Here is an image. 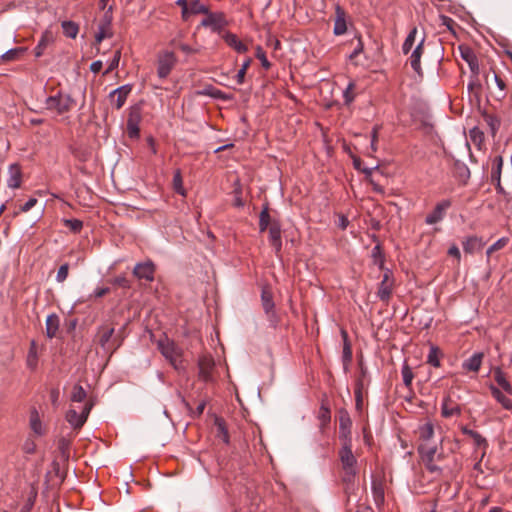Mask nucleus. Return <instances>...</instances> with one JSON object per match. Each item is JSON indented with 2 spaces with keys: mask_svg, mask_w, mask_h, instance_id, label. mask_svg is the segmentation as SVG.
<instances>
[{
  "mask_svg": "<svg viewBox=\"0 0 512 512\" xmlns=\"http://www.w3.org/2000/svg\"><path fill=\"white\" fill-rule=\"evenodd\" d=\"M338 456L343 470L342 480L345 483L353 482L358 473V467L357 458L352 452V440L342 443Z\"/></svg>",
  "mask_w": 512,
  "mask_h": 512,
  "instance_id": "obj_1",
  "label": "nucleus"
},
{
  "mask_svg": "<svg viewBox=\"0 0 512 512\" xmlns=\"http://www.w3.org/2000/svg\"><path fill=\"white\" fill-rule=\"evenodd\" d=\"M157 347L163 357L176 369H183L182 349L178 347L174 341L166 336L157 341Z\"/></svg>",
  "mask_w": 512,
  "mask_h": 512,
  "instance_id": "obj_2",
  "label": "nucleus"
},
{
  "mask_svg": "<svg viewBox=\"0 0 512 512\" xmlns=\"http://www.w3.org/2000/svg\"><path fill=\"white\" fill-rule=\"evenodd\" d=\"M46 109L63 115L69 112L75 105V100L69 94L58 93L49 96L45 101Z\"/></svg>",
  "mask_w": 512,
  "mask_h": 512,
  "instance_id": "obj_3",
  "label": "nucleus"
},
{
  "mask_svg": "<svg viewBox=\"0 0 512 512\" xmlns=\"http://www.w3.org/2000/svg\"><path fill=\"white\" fill-rule=\"evenodd\" d=\"M418 451L427 470L431 473L440 474L442 470L436 465V462L442 460L443 455L441 453H437L436 446L421 444Z\"/></svg>",
  "mask_w": 512,
  "mask_h": 512,
  "instance_id": "obj_4",
  "label": "nucleus"
},
{
  "mask_svg": "<svg viewBox=\"0 0 512 512\" xmlns=\"http://www.w3.org/2000/svg\"><path fill=\"white\" fill-rule=\"evenodd\" d=\"M215 361L212 356L204 354L198 359V378L205 383L215 382L213 375Z\"/></svg>",
  "mask_w": 512,
  "mask_h": 512,
  "instance_id": "obj_5",
  "label": "nucleus"
},
{
  "mask_svg": "<svg viewBox=\"0 0 512 512\" xmlns=\"http://www.w3.org/2000/svg\"><path fill=\"white\" fill-rule=\"evenodd\" d=\"M93 407L92 402H86L81 410L80 413H78L75 409L70 408L66 413V420L67 422L75 429L81 428L85 422L87 421V418L90 414V411Z\"/></svg>",
  "mask_w": 512,
  "mask_h": 512,
  "instance_id": "obj_6",
  "label": "nucleus"
},
{
  "mask_svg": "<svg viewBox=\"0 0 512 512\" xmlns=\"http://www.w3.org/2000/svg\"><path fill=\"white\" fill-rule=\"evenodd\" d=\"M176 56L171 51H165L158 57L157 74L160 78H166L176 64Z\"/></svg>",
  "mask_w": 512,
  "mask_h": 512,
  "instance_id": "obj_7",
  "label": "nucleus"
},
{
  "mask_svg": "<svg viewBox=\"0 0 512 512\" xmlns=\"http://www.w3.org/2000/svg\"><path fill=\"white\" fill-rule=\"evenodd\" d=\"M131 91L132 86L130 84H126L114 89L109 94V101L111 106L117 110L121 109L124 106Z\"/></svg>",
  "mask_w": 512,
  "mask_h": 512,
  "instance_id": "obj_8",
  "label": "nucleus"
},
{
  "mask_svg": "<svg viewBox=\"0 0 512 512\" xmlns=\"http://www.w3.org/2000/svg\"><path fill=\"white\" fill-rule=\"evenodd\" d=\"M133 274L139 280L152 282L155 274V264L151 260L137 263L133 269Z\"/></svg>",
  "mask_w": 512,
  "mask_h": 512,
  "instance_id": "obj_9",
  "label": "nucleus"
},
{
  "mask_svg": "<svg viewBox=\"0 0 512 512\" xmlns=\"http://www.w3.org/2000/svg\"><path fill=\"white\" fill-rule=\"evenodd\" d=\"M503 167V158L500 155L491 159V181L495 183L497 193L505 194V190L501 184V171Z\"/></svg>",
  "mask_w": 512,
  "mask_h": 512,
  "instance_id": "obj_10",
  "label": "nucleus"
},
{
  "mask_svg": "<svg viewBox=\"0 0 512 512\" xmlns=\"http://www.w3.org/2000/svg\"><path fill=\"white\" fill-rule=\"evenodd\" d=\"M451 204V201L448 199L438 202L433 211L426 216L425 223L433 225L440 222L444 218L445 212L450 208Z\"/></svg>",
  "mask_w": 512,
  "mask_h": 512,
  "instance_id": "obj_11",
  "label": "nucleus"
},
{
  "mask_svg": "<svg viewBox=\"0 0 512 512\" xmlns=\"http://www.w3.org/2000/svg\"><path fill=\"white\" fill-rule=\"evenodd\" d=\"M352 421L346 410H341L339 415V438L342 443H346L351 438Z\"/></svg>",
  "mask_w": 512,
  "mask_h": 512,
  "instance_id": "obj_12",
  "label": "nucleus"
},
{
  "mask_svg": "<svg viewBox=\"0 0 512 512\" xmlns=\"http://www.w3.org/2000/svg\"><path fill=\"white\" fill-rule=\"evenodd\" d=\"M269 242L274 248L276 254L282 249L281 224L278 220H273L269 227Z\"/></svg>",
  "mask_w": 512,
  "mask_h": 512,
  "instance_id": "obj_13",
  "label": "nucleus"
},
{
  "mask_svg": "<svg viewBox=\"0 0 512 512\" xmlns=\"http://www.w3.org/2000/svg\"><path fill=\"white\" fill-rule=\"evenodd\" d=\"M425 42V36L423 35L417 42L416 47L410 55V65L414 72L418 75H422L421 57L423 54V45Z\"/></svg>",
  "mask_w": 512,
  "mask_h": 512,
  "instance_id": "obj_14",
  "label": "nucleus"
},
{
  "mask_svg": "<svg viewBox=\"0 0 512 512\" xmlns=\"http://www.w3.org/2000/svg\"><path fill=\"white\" fill-rule=\"evenodd\" d=\"M392 287H393V279L391 276V272L389 270H387L384 273L383 279L379 285V289L377 292L378 297L383 301H387L391 296Z\"/></svg>",
  "mask_w": 512,
  "mask_h": 512,
  "instance_id": "obj_15",
  "label": "nucleus"
},
{
  "mask_svg": "<svg viewBox=\"0 0 512 512\" xmlns=\"http://www.w3.org/2000/svg\"><path fill=\"white\" fill-rule=\"evenodd\" d=\"M441 414L445 418L459 416L461 414V407L450 396H446L441 404Z\"/></svg>",
  "mask_w": 512,
  "mask_h": 512,
  "instance_id": "obj_16",
  "label": "nucleus"
},
{
  "mask_svg": "<svg viewBox=\"0 0 512 512\" xmlns=\"http://www.w3.org/2000/svg\"><path fill=\"white\" fill-rule=\"evenodd\" d=\"M484 354L482 352H475L469 358L463 361L462 368L467 372L478 373L482 362H483Z\"/></svg>",
  "mask_w": 512,
  "mask_h": 512,
  "instance_id": "obj_17",
  "label": "nucleus"
},
{
  "mask_svg": "<svg viewBox=\"0 0 512 512\" xmlns=\"http://www.w3.org/2000/svg\"><path fill=\"white\" fill-rule=\"evenodd\" d=\"M22 171L18 164H11L8 168L7 186L11 189H17L21 186Z\"/></svg>",
  "mask_w": 512,
  "mask_h": 512,
  "instance_id": "obj_18",
  "label": "nucleus"
},
{
  "mask_svg": "<svg viewBox=\"0 0 512 512\" xmlns=\"http://www.w3.org/2000/svg\"><path fill=\"white\" fill-rule=\"evenodd\" d=\"M461 57L467 62L471 72L474 76H477L479 73V64L476 55L474 52L468 47H459Z\"/></svg>",
  "mask_w": 512,
  "mask_h": 512,
  "instance_id": "obj_19",
  "label": "nucleus"
},
{
  "mask_svg": "<svg viewBox=\"0 0 512 512\" xmlns=\"http://www.w3.org/2000/svg\"><path fill=\"white\" fill-rule=\"evenodd\" d=\"M335 14L333 33L337 36L343 35L347 31L346 13L340 6H336Z\"/></svg>",
  "mask_w": 512,
  "mask_h": 512,
  "instance_id": "obj_20",
  "label": "nucleus"
},
{
  "mask_svg": "<svg viewBox=\"0 0 512 512\" xmlns=\"http://www.w3.org/2000/svg\"><path fill=\"white\" fill-rule=\"evenodd\" d=\"M224 24V17L222 14L218 13H209L206 14V17L201 21V25L204 27H210L214 31L219 30Z\"/></svg>",
  "mask_w": 512,
  "mask_h": 512,
  "instance_id": "obj_21",
  "label": "nucleus"
},
{
  "mask_svg": "<svg viewBox=\"0 0 512 512\" xmlns=\"http://www.w3.org/2000/svg\"><path fill=\"white\" fill-rule=\"evenodd\" d=\"M462 245L465 253L473 254L476 251L481 250L484 247L485 242L477 236H470L463 241Z\"/></svg>",
  "mask_w": 512,
  "mask_h": 512,
  "instance_id": "obj_22",
  "label": "nucleus"
},
{
  "mask_svg": "<svg viewBox=\"0 0 512 512\" xmlns=\"http://www.w3.org/2000/svg\"><path fill=\"white\" fill-rule=\"evenodd\" d=\"M493 376L496 383L509 395H512V385L506 378V374L500 367L493 369Z\"/></svg>",
  "mask_w": 512,
  "mask_h": 512,
  "instance_id": "obj_23",
  "label": "nucleus"
},
{
  "mask_svg": "<svg viewBox=\"0 0 512 512\" xmlns=\"http://www.w3.org/2000/svg\"><path fill=\"white\" fill-rule=\"evenodd\" d=\"M223 38L226 44L238 53H244L248 50L247 46L233 33L228 32Z\"/></svg>",
  "mask_w": 512,
  "mask_h": 512,
  "instance_id": "obj_24",
  "label": "nucleus"
},
{
  "mask_svg": "<svg viewBox=\"0 0 512 512\" xmlns=\"http://www.w3.org/2000/svg\"><path fill=\"white\" fill-rule=\"evenodd\" d=\"M262 306L267 316L272 320L275 317L274 301L272 294L268 290H263L261 294Z\"/></svg>",
  "mask_w": 512,
  "mask_h": 512,
  "instance_id": "obj_25",
  "label": "nucleus"
},
{
  "mask_svg": "<svg viewBox=\"0 0 512 512\" xmlns=\"http://www.w3.org/2000/svg\"><path fill=\"white\" fill-rule=\"evenodd\" d=\"M140 116L137 113H131L127 120V133L130 138H138L140 133L139 128Z\"/></svg>",
  "mask_w": 512,
  "mask_h": 512,
  "instance_id": "obj_26",
  "label": "nucleus"
},
{
  "mask_svg": "<svg viewBox=\"0 0 512 512\" xmlns=\"http://www.w3.org/2000/svg\"><path fill=\"white\" fill-rule=\"evenodd\" d=\"M46 336L48 338H53L56 336L57 331L59 329V317L57 314L52 313L46 318Z\"/></svg>",
  "mask_w": 512,
  "mask_h": 512,
  "instance_id": "obj_27",
  "label": "nucleus"
},
{
  "mask_svg": "<svg viewBox=\"0 0 512 512\" xmlns=\"http://www.w3.org/2000/svg\"><path fill=\"white\" fill-rule=\"evenodd\" d=\"M490 391L492 396L497 400L498 403L506 410L512 409V400L506 397L503 392L494 385H490Z\"/></svg>",
  "mask_w": 512,
  "mask_h": 512,
  "instance_id": "obj_28",
  "label": "nucleus"
},
{
  "mask_svg": "<svg viewBox=\"0 0 512 512\" xmlns=\"http://www.w3.org/2000/svg\"><path fill=\"white\" fill-rule=\"evenodd\" d=\"M30 427L35 434L40 436L44 434V428L36 409H32L30 412Z\"/></svg>",
  "mask_w": 512,
  "mask_h": 512,
  "instance_id": "obj_29",
  "label": "nucleus"
},
{
  "mask_svg": "<svg viewBox=\"0 0 512 512\" xmlns=\"http://www.w3.org/2000/svg\"><path fill=\"white\" fill-rule=\"evenodd\" d=\"M442 356V353L440 349L434 345H430L429 353L427 355V363L430 364L433 367H440V357Z\"/></svg>",
  "mask_w": 512,
  "mask_h": 512,
  "instance_id": "obj_30",
  "label": "nucleus"
},
{
  "mask_svg": "<svg viewBox=\"0 0 512 512\" xmlns=\"http://www.w3.org/2000/svg\"><path fill=\"white\" fill-rule=\"evenodd\" d=\"M273 220L274 219H271L270 217L268 205H264L259 215L260 232H264L266 229H268L271 226V222Z\"/></svg>",
  "mask_w": 512,
  "mask_h": 512,
  "instance_id": "obj_31",
  "label": "nucleus"
},
{
  "mask_svg": "<svg viewBox=\"0 0 512 512\" xmlns=\"http://www.w3.org/2000/svg\"><path fill=\"white\" fill-rule=\"evenodd\" d=\"M38 363L37 343L35 340L30 342V348L27 355V366L35 369Z\"/></svg>",
  "mask_w": 512,
  "mask_h": 512,
  "instance_id": "obj_32",
  "label": "nucleus"
},
{
  "mask_svg": "<svg viewBox=\"0 0 512 512\" xmlns=\"http://www.w3.org/2000/svg\"><path fill=\"white\" fill-rule=\"evenodd\" d=\"M194 14H208V7L199 0H191L188 5V17Z\"/></svg>",
  "mask_w": 512,
  "mask_h": 512,
  "instance_id": "obj_33",
  "label": "nucleus"
},
{
  "mask_svg": "<svg viewBox=\"0 0 512 512\" xmlns=\"http://www.w3.org/2000/svg\"><path fill=\"white\" fill-rule=\"evenodd\" d=\"M62 30L65 36L74 39L76 38L79 27L78 25L73 21H63L62 24Z\"/></svg>",
  "mask_w": 512,
  "mask_h": 512,
  "instance_id": "obj_34",
  "label": "nucleus"
},
{
  "mask_svg": "<svg viewBox=\"0 0 512 512\" xmlns=\"http://www.w3.org/2000/svg\"><path fill=\"white\" fill-rule=\"evenodd\" d=\"M418 34L417 27H414L410 30L409 34L407 35L406 39L404 40V43L402 45V51L404 54H408L416 42V37Z\"/></svg>",
  "mask_w": 512,
  "mask_h": 512,
  "instance_id": "obj_35",
  "label": "nucleus"
},
{
  "mask_svg": "<svg viewBox=\"0 0 512 512\" xmlns=\"http://www.w3.org/2000/svg\"><path fill=\"white\" fill-rule=\"evenodd\" d=\"M25 52V49L22 47L12 48L4 52L0 59L4 62L14 61L19 58Z\"/></svg>",
  "mask_w": 512,
  "mask_h": 512,
  "instance_id": "obj_36",
  "label": "nucleus"
},
{
  "mask_svg": "<svg viewBox=\"0 0 512 512\" xmlns=\"http://www.w3.org/2000/svg\"><path fill=\"white\" fill-rule=\"evenodd\" d=\"M87 397L85 389L80 384H75L72 388L70 400L72 402H83Z\"/></svg>",
  "mask_w": 512,
  "mask_h": 512,
  "instance_id": "obj_37",
  "label": "nucleus"
},
{
  "mask_svg": "<svg viewBox=\"0 0 512 512\" xmlns=\"http://www.w3.org/2000/svg\"><path fill=\"white\" fill-rule=\"evenodd\" d=\"M484 120L490 129L492 136H495L500 128V120L497 116L492 114H485Z\"/></svg>",
  "mask_w": 512,
  "mask_h": 512,
  "instance_id": "obj_38",
  "label": "nucleus"
},
{
  "mask_svg": "<svg viewBox=\"0 0 512 512\" xmlns=\"http://www.w3.org/2000/svg\"><path fill=\"white\" fill-rule=\"evenodd\" d=\"M215 425L217 426V437L220 438L224 443H229V433L222 419L216 418Z\"/></svg>",
  "mask_w": 512,
  "mask_h": 512,
  "instance_id": "obj_39",
  "label": "nucleus"
},
{
  "mask_svg": "<svg viewBox=\"0 0 512 512\" xmlns=\"http://www.w3.org/2000/svg\"><path fill=\"white\" fill-rule=\"evenodd\" d=\"M434 435V428L431 423H425L419 427V436L423 441H429Z\"/></svg>",
  "mask_w": 512,
  "mask_h": 512,
  "instance_id": "obj_40",
  "label": "nucleus"
},
{
  "mask_svg": "<svg viewBox=\"0 0 512 512\" xmlns=\"http://www.w3.org/2000/svg\"><path fill=\"white\" fill-rule=\"evenodd\" d=\"M51 38L48 35V33H45L42 35L41 39L39 40L37 46L35 47V56L40 57L43 55L45 48L50 43Z\"/></svg>",
  "mask_w": 512,
  "mask_h": 512,
  "instance_id": "obj_41",
  "label": "nucleus"
},
{
  "mask_svg": "<svg viewBox=\"0 0 512 512\" xmlns=\"http://www.w3.org/2000/svg\"><path fill=\"white\" fill-rule=\"evenodd\" d=\"M462 432L463 434L470 436L476 445L481 446L482 444H486L485 438H483L477 431L469 429L468 427H462Z\"/></svg>",
  "mask_w": 512,
  "mask_h": 512,
  "instance_id": "obj_42",
  "label": "nucleus"
},
{
  "mask_svg": "<svg viewBox=\"0 0 512 512\" xmlns=\"http://www.w3.org/2000/svg\"><path fill=\"white\" fill-rule=\"evenodd\" d=\"M36 498H37V491L34 488H32L29 492L28 498H27L24 506L20 509L19 512H31V510L35 504Z\"/></svg>",
  "mask_w": 512,
  "mask_h": 512,
  "instance_id": "obj_43",
  "label": "nucleus"
},
{
  "mask_svg": "<svg viewBox=\"0 0 512 512\" xmlns=\"http://www.w3.org/2000/svg\"><path fill=\"white\" fill-rule=\"evenodd\" d=\"M113 20L112 7L110 6L103 14V17L98 25L100 28L111 30Z\"/></svg>",
  "mask_w": 512,
  "mask_h": 512,
  "instance_id": "obj_44",
  "label": "nucleus"
},
{
  "mask_svg": "<svg viewBox=\"0 0 512 512\" xmlns=\"http://www.w3.org/2000/svg\"><path fill=\"white\" fill-rule=\"evenodd\" d=\"M508 241H509V239L507 237H502V238L498 239L494 244H492L486 250L487 258H489L493 252L498 251V250L504 248L507 245Z\"/></svg>",
  "mask_w": 512,
  "mask_h": 512,
  "instance_id": "obj_45",
  "label": "nucleus"
},
{
  "mask_svg": "<svg viewBox=\"0 0 512 512\" xmlns=\"http://www.w3.org/2000/svg\"><path fill=\"white\" fill-rule=\"evenodd\" d=\"M251 62H252V59L247 58L242 63L241 68L238 70V72L236 74L237 84L241 85L244 83L245 74H246V71H247L248 67L250 66Z\"/></svg>",
  "mask_w": 512,
  "mask_h": 512,
  "instance_id": "obj_46",
  "label": "nucleus"
},
{
  "mask_svg": "<svg viewBox=\"0 0 512 512\" xmlns=\"http://www.w3.org/2000/svg\"><path fill=\"white\" fill-rule=\"evenodd\" d=\"M63 223L74 233L80 232L83 228V222L78 219H64Z\"/></svg>",
  "mask_w": 512,
  "mask_h": 512,
  "instance_id": "obj_47",
  "label": "nucleus"
},
{
  "mask_svg": "<svg viewBox=\"0 0 512 512\" xmlns=\"http://www.w3.org/2000/svg\"><path fill=\"white\" fill-rule=\"evenodd\" d=\"M401 374H402V379H403V383L405 384V386L410 387L412 384V380L414 378L412 369L407 364H405L402 367Z\"/></svg>",
  "mask_w": 512,
  "mask_h": 512,
  "instance_id": "obj_48",
  "label": "nucleus"
},
{
  "mask_svg": "<svg viewBox=\"0 0 512 512\" xmlns=\"http://www.w3.org/2000/svg\"><path fill=\"white\" fill-rule=\"evenodd\" d=\"M120 59H121V50L120 49H117L115 52H114V55H113V58L111 59V61L109 62L108 64V67L107 69L104 71V75H107L109 73H111L114 69H116L118 66H119V62H120Z\"/></svg>",
  "mask_w": 512,
  "mask_h": 512,
  "instance_id": "obj_49",
  "label": "nucleus"
},
{
  "mask_svg": "<svg viewBox=\"0 0 512 512\" xmlns=\"http://www.w3.org/2000/svg\"><path fill=\"white\" fill-rule=\"evenodd\" d=\"M255 56L261 62L264 69L268 70L271 67V63L267 59L266 53L261 46H257Z\"/></svg>",
  "mask_w": 512,
  "mask_h": 512,
  "instance_id": "obj_50",
  "label": "nucleus"
},
{
  "mask_svg": "<svg viewBox=\"0 0 512 512\" xmlns=\"http://www.w3.org/2000/svg\"><path fill=\"white\" fill-rule=\"evenodd\" d=\"M113 333H114V328H106L103 330V332L99 338V344L101 345L102 348H104V349L107 348V344L109 343Z\"/></svg>",
  "mask_w": 512,
  "mask_h": 512,
  "instance_id": "obj_51",
  "label": "nucleus"
},
{
  "mask_svg": "<svg viewBox=\"0 0 512 512\" xmlns=\"http://www.w3.org/2000/svg\"><path fill=\"white\" fill-rule=\"evenodd\" d=\"M372 258L374 259V263L378 264L380 268L383 267L384 264V256L381 250L380 245H376L372 249Z\"/></svg>",
  "mask_w": 512,
  "mask_h": 512,
  "instance_id": "obj_52",
  "label": "nucleus"
},
{
  "mask_svg": "<svg viewBox=\"0 0 512 512\" xmlns=\"http://www.w3.org/2000/svg\"><path fill=\"white\" fill-rule=\"evenodd\" d=\"M341 334H342V337H343V340H344L343 356H344L345 359L350 360L351 357H352V351H351L350 343L348 341L347 332L345 330H342Z\"/></svg>",
  "mask_w": 512,
  "mask_h": 512,
  "instance_id": "obj_53",
  "label": "nucleus"
},
{
  "mask_svg": "<svg viewBox=\"0 0 512 512\" xmlns=\"http://www.w3.org/2000/svg\"><path fill=\"white\" fill-rule=\"evenodd\" d=\"M354 87H355L354 82H349L346 89L344 90L343 98H344L345 104H350L354 100V97H355L353 94Z\"/></svg>",
  "mask_w": 512,
  "mask_h": 512,
  "instance_id": "obj_54",
  "label": "nucleus"
},
{
  "mask_svg": "<svg viewBox=\"0 0 512 512\" xmlns=\"http://www.w3.org/2000/svg\"><path fill=\"white\" fill-rule=\"evenodd\" d=\"M69 265L67 263L61 265L57 271L56 280L57 282H64L68 277Z\"/></svg>",
  "mask_w": 512,
  "mask_h": 512,
  "instance_id": "obj_55",
  "label": "nucleus"
},
{
  "mask_svg": "<svg viewBox=\"0 0 512 512\" xmlns=\"http://www.w3.org/2000/svg\"><path fill=\"white\" fill-rule=\"evenodd\" d=\"M173 183H174L175 191L181 195H185V190L182 185V178H181V174L179 171H177L174 174Z\"/></svg>",
  "mask_w": 512,
  "mask_h": 512,
  "instance_id": "obj_56",
  "label": "nucleus"
},
{
  "mask_svg": "<svg viewBox=\"0 0 512 512\" xmlns=\"http://www.w3.org/2000/svg\"><path fill=\"white\" fill-rule=\"evenodd\" d=\"M356 40H357V43H356L352 53L349 55V59L356 58L364 50V44H363L361 36H356Z\"/></svg>",
  "mask_w": 512,
  "mask_h": 512,
  "instance_id": "obj_57",
  "label": "nucleus"
},
{
  "mask_svg": "<svg viewBox=\"0 0 512 512\" xmlns=\"http://www.w3.org/2000/svg\"><path fill=\"white\" fill-rule=\"evenodd\" d=\"M112 33L111 30L108 29H102L98 27V31L95 35V41L97 44L101 43L105 38L111 37Z\"/></svg>",
  "mask_w": 512,
  "mask_h": 512,
  "instance_id": "obj_58",
  "label": "nucleus"
},
{
  "mask_svg": "<svg viewBox=\"0 0 512 512\" xmlns=\"http://www.w3.org/2000/svg\"><path fill=\"white\" fill-rule=\"evenodd\" d=\"M113 283L124 289H128L131 286L130 281L124 275L117 276Z\"/></svg>",
  "mask_w": 512,
  "mask_h": 512,
  "instance_id": "obj_59",
  "label": "nucleus"
},
{
  "mask_svg": "<svg viewBox=\"0 0 512 512\" xmlns=\"http://www.w3.org/2000/svg\"><path fill=\"white\" fill-rule=\"evenodd\" d=\"M176 4L181 7V16L183 20L188 19V5L187 0H177Z\"/></svg>",
  "mask_w": 512,
  "mask_h": 512,
  "instance_id": "obj_60",
  "label": "nucleus"
},
{
  "mask_svg": "<svg viewBox=\"0 0 512 512\" xmlns=\"http://www.w3.org/2000/svg\"><path fill=\"white\" fill-rule=\"evenodd\" d=\"M60 390L59 388H53L50 391L51 403L54 407L59 406Z\"/></svg>",
  "mask_w": 512,
  "mask_h": 512,
  "instance_id": "obj_61",
  "label": "nucleus"
},
{
  "mask_svg": "<svg viewBox=\"0 0 512 512\" xmlns=\"http://www.w3.org/2000/svg\"><path fill=\"white\" fill-rule=\"evenodd\" d=\"M109 292H110V289L108 287H98L94 290L93 294H91L89 296V298H92V297L101 298Z\"/></svg>",
  "mask_w": 512,
  "mask_h": 512,
  "instance_id": "obj_62",
  "label": "nucleus"
},
{
  "mask_svg": "<svg viewBox=\"0 0 512 512\" xmlns=\"http://www.w3.org/2000/svg\"><path fill=\"white\" fill-rule=\"evenodd\" d=\"M448 254L454 258H456L457 262L459 263L461 260V253L457 245L453 244L448 249Z\"/></svg>",
  "mask_w": 512,
  "mask_h": 512,
  "instance_id": "obj_63",
  "label": "nucleus"
},
{
  "mask_svg": "<svg viewBox=\"0 0 512 512\" xmlns=\"http://www.w3.org/2000/svg\"><path fill=\"white\" fill-rule=\"evenodd\" d=\"M37 204L36 198H30L25 204L20 207L21 212H28Z\"/></svg>",
  "mask_w": 512,
  "mask_h": 512,
  "instance_id": "obj_64",
  "label": "nucleus"
}]
</instances>
